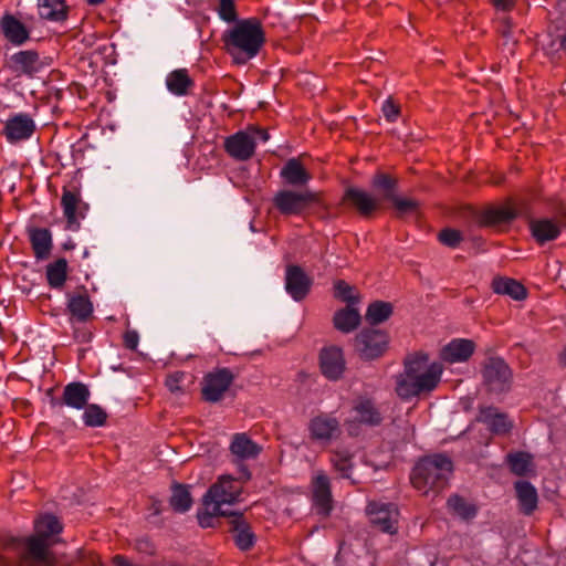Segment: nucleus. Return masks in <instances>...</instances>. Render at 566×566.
Segmentation results:
<instances>
[{
	"instance_id": "f257e3e1",
	"label": "nucleus",
	"mask_w": 566,
	"mask_h": 566,
	"mask_svg": "<svg viewBox=\"0 0 566 566\" xmlns=\"http://www.w3.org/2000/svg\"><path fill=\"white\" fill-rule=\"evenodd\" d=\"M62 524L52 514L40 516L34 522L35 534L28 537H12L4 543V549L15 555L7 557L6 566H57L56 558L49 549L48 539L62 532Z\"/></svg>"
},
{
	"instance_id": "f03ea898",
	"label": "nucleus",
	"mask_w": 566,
	"mask_h": 566,
	"mask_svg": "<svg viewBox=\"0 0 566 566\" xmlns=\"http://www.w3.org/2000/svg\"><path fill=\"white\" fill-rule=\"evenodd\" d=\"M443 366L430 361L429 355L418 352L408 355L403 361V371L396 376V394L402 400L429 395L441 381Z\"/></svg>"
},
{
	"instance_id": "7ed1b4c3",
	"label": "nucleus",
	"mask_w": 566,
	"mask_h": 566,
	"mask_svg": "<svg viewBox=\"0 0 566 566\" xmlns=\"http://www.w3.org/2000/svg\"><path fill=\"white\" fill-rule=\"evenodd\" d=\"M265 41V32L258 18L241 19L222 34L226 52L240 65L254 59Z\"/></svg>"
},
{
	"instance_id": "20e7f679",
	"label": "nucleus",
	"mask_w": 566,
	"mask_h": 566,
	"mask_svg": "<svg viewBox=\"0 0 566 566\" xmlns=\"http://www.w3.org/2000/svg\"><path fill=\"white\" fill-rule=\"evenodd\" d=\"M451 472V460L447 455L434 454L423 458L416 464L410 480L418 491L428 494L430 491L443 489Z\"/></svg>"
},
{
	"instance_id": "39448f33",
	"label": "nucleus",
	"mask_w": 566,
	"mask_h": 566,
	"mask_svg": "<svg viewBox=\"0 0 566 566\" xmlns=\"http://www.w3.org/2000/svg\"><path fill=\"white\" fill-rule=\"evenodd\" d=\"M242 483L230 476H220L203 495L202 504L212 512H224L227 516L235 515L230 506L240 501Z\"/></svg>"
},
{
	"instance_id": "423d86ee",
	"label": "nucleus",
	"mask_w": 566,
	"mask_h": 566,
	"mask_svg": "<svg viewBox=\"0 0 566 566\" xmlns=\"http://www.w3.org/2000/svg\"><path fill=\"white\" fill-rule=\"evenodd\" d=\"M270 138L265 129L256 126H249L244 130H239L224 140V149L230 157L237 160H248L255 151L258 142H268Z\"/></svg>"
},
{
	"instance_id": "0eeeda50",
	"label": "nucleus",
	"mask_w": 566,
	"mask_h": 566,
	"mask_svg": "<svg viewBox=\"0 0 566 566\" xmlns=\"http://www.w3.org/2000/svg\"><path fill=\"white\" fill-rule=\"evenodd\" d=\"M319 193L310 189H282L273 198L275 208L284 216H301L311 206L319 203Z\"/></svg>"
},
{
	"instance_id": "6e6552de",
	"label": "nucleus",
	"mask_w": 566,
	"mask_h": 566,
	"mask_svg": "<svg viewBox=\"0 0 566 566\" xmlns=\"http://www.w3.org/2000/svg\"><path fill=\"white\" fill-rule=\"evenodd\" d=\"M311 441L327 446L342 434L339 419L333 412H318L313 416L306 426Z\"/></svg>"
},
{
	"instance_id": "1a4fd4ad",
	"label": "nucleus",
	"mask_w": 566,
	"mask_h": 566,
	"mask_svg": "<svg viewBox=\"0 0 566 566\" xmlns=\"http://www.w3.org/2000/svg\"><path fill=\"white\" fill-rule=\"evenodd\" d=\"M389 337L387 333L374 328L360 331L354 339L355 352L361 359L371 360L384 355Z\"/></svg>"
},
{
	"instance_id": "9d476101",
	"label": "nucleus",
	"mask_w": 566,
	"mask_h": 566,
	"mask_svg": "<svg viewBox=\"0 0 566 566\" xmlns=\"http://www.w3.org/2000/svg\"><path fill=\"white\" fill-rule=\"evenodd\" d=\"M61 206L66 220L65 228L73 232L78 231L81 221L88 210V205L82 200L81 192L77 189L63 188Z\"/></svg>"
},
{
	"instance_id": "9b49d317",
	"label": "nucleus",
	"mask_w": 566,
	"mask_h": 566,
	"mask_svg": "<svg viewBox=\"0 0 566 566\" xmlns=\"http://www.w3.org/2000/svg\"><path fill=\"white\" fill-rule=\"evenodd\" d=\"M353 418L346 421L349 434H356L355 424L378 426L382 421V415L376 403L366 397L355 399L352 408Z\"/></svg>"
},
{
	"instance_id": "f8f14e48",
	"label": "nucleus",
	"mask_w": 566,
	"mask_h": 566,
	"mask_svg": "<svg viewBox=\"0 0 566 566\" xmlns=\"http://www.w3.org/2000/svg\"><path fill=\"white\" fill-rule=\"evenodd\" d=\"M48 65L45 59L34 50H23L13 53L7 61L8 69L17 75L34 76Z\"/></svg>"
},
{
	"instance_id": "ddd939ff",
	"label": "nucleus",
	"mask_w": 566,
	"mask_h": 566,
	"mask_svg": "<svg viewBox=\"0 0 566 566\" xmlns=\"http://www.w3.org/2000/svg\"><path fill=\"white\" fill-rule=\"evenodd\" d=\"M483 379L491 391L502 392L510 388L512 373L502 358L492 357L484 365Z\"/></svg>"
},
{
	"instance_id": "4468645a",
	"label": "nucleus",
	"mask_w": 566,
	"mask_h": 566,
	"mask_svg": "<svg viewBox=\"0 0 566 566\" xmlns=\"http://www.w3.org/2000/svg\"><path fill=\"white\" fill-rule=\"evenodd\" d=\"M370 523L379 531L395 534L398 530V510L390 503L371 502L367 506Z\"/></svg>"
},
{
	"instance_id": "2eb2a0df",
	"label": "nucleus",
	"mask_w": 566,
	"mask_h": 566,
	"mask_svg": "<svg viewBox=\"0 0 566 566\" xmlns=\"http://www.w3.org/2000/svg\"><path fill=\"white\" fill-rule=\"evenodd\" d=\"M233 374L228 368H220L206 375L202 386V396L209 402L222 399L224 392L233 381Z\"/></svg>"
},
{
	"instance_id": "dca6fc26",
	"label": "nucleus",
	"mask_w": 566,
	"mask_h": 566,
	"mask_svg": "<svg viewBox=\"0 0 566 566\" xmlns=\"http://www.w3.org/2000/svg\"><path fill=\"white\" fill-rule=\"evenodd\" d=\"M319 368L328 380H339L346 370L343 350L337 346L324 347L319 353Z\"/></svg>"
},
{
	"instance_id": "f3484780",
	"label": "nucleus",
	"mask_w": 566,
	"mask_h": 566,
	"mask_svg": "<svg viewBox=\"0 0 566 566\" xmlns=\"http://www.w3.org/2000/svg\"><path fill=\"white\" fill-rule=\"evenodd\" d=\"M35 130V123L29 114L18 113L10 116L3 128L7 140L15 144L29 139Z\"/></svg>"
},
{
	"instance_id": "a211bd4d",
	"label": "nucleus",
	"mask_w": 566,
	"mask_h": 566,
	"mask_svg": "<svg viewBox=\"0 0 566 566\" xmlns=\"http://www.w3.org/2000/svg\"><path fill=\"white\" fill-rule=\"evenodd\" d=\"M90 398L91 391L88 387L83 382L73 381L64 387L62 397L60 399L53 398L51 400V405L53 407L66 406L76 410H81L87 406Z\"/></svg>"
},
{
	"instance_id": "6ab92c4d",
	"label": "nucleus",
	"mask_w": 566,
	"mask_h": 566,
	"mask_svg": "<svg viewBox=\"0 0 566 566\" xmlns=\"http://www.w3.org/2000/svg\"><path fill=\"white\" fill-rule=\"evenodd\" d=\"M0 30L4 38L13 45H23L29 39L31 30L17 15L6 12L0 19Z\"/></svg>"
},
{
	"instance_id": "aec40b11",
	"label": "nucleus",
	"mask_w": 566,
	"mask_h": 566,
	"mask_svg": "<svg viewBox=\"0 0 566 566\" xmlns=\"http://www.w3.org/2000/svg\"><path fill=\"white\" fill-rule=\"evenodd\" d=\"M66 300V308L72 318L87 322L93 316L94 305L84 286L74 293H67Z\"/></svg>"
},
{
	"instance_id": "412c9836",
	"label": "nucleus",
	"mask_w": 566,
	"mask_h": 566,
	"mask_svg": "<svg viewBox=\"0 0 566 566\" xmlns=\"http://www.w3.org/2000/svg\"><path fill=\"white\" fill-rule=\"evenodd\" d=\"M311 280L304 271L296 265L286 269L285 289L294 301H302L310 292Z\"/></svg>"
},
{
	"instance_id": "4be33fe9",
	"label": "nucleus",
	"mask_w": 566,
	"mask_h": 566,
	"mask_svg": "<svg viewBox=\"0 0 566 566\" xmlns=\"http://www.w3.org/2000/svg\"><path fill=\"white\" fill-rule=\"evenodd\" d=\"M474 350L475 344L471 339L455 338L441 348L440 358L449 364L464 363Z\"/></svg>"
},
{
	"instance_id": "5701e85b",
	"label": "nucleus",
	"mask_w": 566,
	"mask_h": 566,
	"mask_svg": "<svg viewBox=\"0 0 566 566\" xmlns=\"http://www.w3.org/2000/svg\"><path fill=\"white\" fill-rule=\"evenodd\" d=\"M313 500L318 513L328 515L332 510V493L328 476L318 472L312 481Z\"/></svg>"
},
{
	"instance_id": "b1692460",
	"label": "nucleus",
	"mask_w": 566,
	"mask_h": 566,
	"mask_svg": "<svg viewBox=\"0 0 566 566\" xmlns=\"http://www.w3.org/2000/svg\"><path fill=\"white\" fill-rule=\"evenodd\" d=\"M280 176L286 185L293 187H303L312 179V175L297 158L289 159L282 167Z\"/></svg>"
},
{
	"instance_id": "393cba45",
	"label": "nucleus",
	"mask_w": 566,
	"mask_h": 566,
	"mask_svg": "<svg viewBox=\"0 0 566 566\" xmlns=\"http://www.w3.org/2000/svg\"><path fill=\"white\" fill-rule=\"evenodd\" d=\"M478 420L486 424L495 434H505L510 432L513 427V423L509 420L507 416L499 412L497 409L493 407L481 409Z\"/></svg>"
},
{
	"instance_id": "a878e982",
	"label": "nucleus",
	"mask_w": 566,
	"mask_h": 566,
	"mask_svg": "<svg viewBox=\"0 0 566 566\" xmlns=\"http://www.w3.org/2000/svg\"><path fill=\"white\" fill-rule=\"evenodd\" d=\"M344 199L357 209L363 216H369L379 206L378 200L365 190L358 188H348Z\"/></svg>"
},
{
	"instance_id": "bb28decb",
	"label": "nucleus",
	"mask_w": 566,
	"mask_h": 566,
	"mask_svg": "<svg viewBox=\"0 0 566 566\" xmlns=\"http://www.w3.org/2000/svg\"><path fill=\"white\" fill-rule=\"evenodd\" d=\"M230 451L238 460H251L260 454L262 448L245 433H235L230 443Z\"/></svg>"
},
{
	"instance_id": "cd10ccee",
	"label": "nucleus",
	"mask_w": 566,
	"mask_h": 566,
	"mask_svg": "<svg viewBox=\"0 0 566 566\" xmlns=\"http://www.w3.org/2000/svg\"><path fill=\"white\" fill-rule=\"evenodd\" d=\"M551 28L559 43V49L566 52V0H559L549 11Z\"/></svg>"
},
{
	"instance_id": "c85d7f7f",
	"label": "nucleus",
	"mask_w": 566,
	"mask_h": 566,
	"mask_svg": "<svg viewBox=\"0 0 566 566\" xmlns=\"http://www.w3.org/2000/svg\"><path fill=\"white\" fill-rule=\"evenodd\" d=\"M29 239L38 260H44L52 250V234L49 229L33 228L29 231Z\"/></svg>"
},
{
	"instance_id": "c756f323",
	"label": "nucleus",
	"mask_w": 566,
	"mask_h": 566,
	"mask_svg": "<svg viewBox=\"0 0 566 566\" xmlns=\"http://www.w3.org/2000/svg\"><path fill=\"white\" fill-rule=\"evenodd\" d=\"M514 488L521 511L525 515H531L537 509L538 495L536 489L527 481H517Z\"/></svg>"
},
{
	"instance_id": "7c9ffc66",
	"label": "nucleus",
	"mask_w": 566,
	"mask_h": 566,
	"mask_svg": "<svg viewBox=\"0 0 566 566\" xmlns=\"http://www.w3.org/2000/svg\"><path fill=\"white\" fill-rule=\"evenodd\" d=\"M39 15L48 21L61 22L67 18L65 0H38Z\"/></svg>"
},
{
	"instance_id": "2f4dec72",
	"label": "nucleus",
	"mask_w": 566,
	"mask_h": 566,
	"mask_svg": "<svg viewBox=\"0 0 566 566\" xmlns=\"http://www.w3.org/2000/svg\"><path fill=\"white\" fill-rule=\"evenodd\" d=\"M531 231L535 240L543 244L555 240L560 233V228L554 220L539 219L531 222Z\"/></svg>"
},
{
	"instance_id": "473e14b6",
	"label": "nucleus",
	"mask_w": 566,
	"mask_h": 566,
	"mask_svg": "<svg viewBox=\"0 0 566 566\" xmlns=\"http://www.w3.org/2000/svg\"><path fill=\"white\" fill-rule=\"evenodd\" d=\"M69 273L67 261L63 258L55 260L46 265L45 276L51 289L62 290Z\"/></svg>"
},
{
	"instance_id": "72a5a7b5",
	"label": "nucleus",
	"mask_w": 566,
	"mask_h": 566,
	"mask_svg": "<svg viewBox=\"0 0 566 566\" xmlns=\"http://www.w3.org/2000/svg\"><path fill=\"white\" fill-rule=\"evenodd\" d=\"M360 323V314L354 305H347L334 315L335 327L343 333H350Z\"/></svg>"
},
{
	"instance_id": "f704fd0d",
	"label": "nucleus",
	"mask_w": 566,
	"mask_h": 566,
	"mask_svg": "<svg viewBox=\"0 0 566 566\" xmlns=\"http://www.w3.org/2000/svg\"><path fill=\"white\" fill-rule=\"evenodd\" d=\"M166 85L171 94L184 96L188 93V88L193 85V82L186 69H178L167 75Z\"/></svg>"
},
{
	"instance_id": "c9c22d12",
	"label": "nucleus",
	"mask_w": 566,
	"mask_h": 566,
	"mask_svg": "<svg viewBox=\"0 0 566 566\" xmlns=\"http://www.w3.org/2000/svg\"><path fill=\"white\" fill-rule=\"evenodd\" d=\"M492 289L496 294L509 295L513 300L521 301L526 297L525 287L510 277H497L492 282Z\"/></svg>"
},
{
	"instance_id": "e433bc0d",
	"label": "nucleus",
	"mask_w": 566,
	"mask_h": 566,
	"mask_svg": "<svg viewBox=\"0 0 566 566\" xmlns=\"http://www.w3.org/2000/svg\"><path fill=\"white\" fill-rule=\"evenodd\" d=\"M506 462L511 471L518 476H524L533 471V457L527 452H513L506 455Z\"/></svg>"
},
{
	"instance_id": "4c0bfd02",
	"label": "nucleus",
	"mask_w": 566,
	"mask_h": 566,
	"mask_svg": "<svg viewBox=\"0 0 566 566\" xmlns=\"http://www.w3.org/2000/svg\"><path fill=\"white\" fill-rule=\"evenodd\" d=\"M232 532L237 546L247 551L254 544V535L250 530V526L240 517L235 516L232 521Z\"/></svg>"
},
{
	"instance_id": "58836bf2",
	"label": "nucleus",
	"mask_w": 566,
	"mask_h": 566,
	"mask_svg": "<svg viewBox=\"0 0 566 566\" xmlns=\"http://www.w3.org/2000/svg\"><path fill=\"white\" fill-rule=\"evenodd\" d=\"M517 211L511 205H505L486 210L483 213L482 220L485 224L496 226L507 223L515 219Z\"/></svg>"
},
{
	"instance_id": "ea45409f",
	"label": "nucleus",
	"mask_w": 566,
	"mask_h": 566,
	"mask_svg": "<svg viewBox=\"0 0 566 566\" xmlns=\"http://www.w3.org/2000/svg\"><path fill=\"white\" fill-rule=\"evenodd\" d=\"M331 464L344 479L352 478L353 454L347 450H333L329 458Z\"/></svg>"
},
{
	"instance_id": "a19ab883",
	"label": "nucleus",
	"mask_w": 566,
	"mask_h": 566,
	"mask_svg": "<svg viewBox=\"0 0 566 566\" xmlns=\"http://www.w3.org/2000/svg\"><path fill=\"white\" fill-rule=\"evenodd\" d=\"M171 507L180 513L187 512L192 505L189 488L182 484H175L170 497Z\"/></svg>"
},
{
	"instance_id": "79ce46f5",
	"label": "nucleus",
	"mask_w": 566,
	"mask_h": 566,
	"mask_svg": "<svg viewBox=\"0 0 566 566\" xmlns=\"http://www.w3.org/2000/svg\"><path fill=\"white\" fill-rule=\"evenodd\" d=\"M392 306L388 302L376 301L371 303L366 312V321L371 325H377L390 317Z\"/></svg>"
},
{
	"instance_id": "37998d69",
	"label": "nucleus",
	"mask_w": 566,
	"mask_h": 566,
	"mask_svg": "<svg viewBox=\"0 0 566 566\" xmlns=\"http://www.w3.org/2000/svg\"><path fill=\"white\" fill-rule=\"evenodd\" d=\"M84 413L82 416L83 422L87 427H102L106 423L107 413L106 411L98 405L92 403L84 408Z\"/></svg>"
},
{
	"instance_id": "c03bdc74",
	"label": "nucleus",
	"mask_w": 566,
	"mask_h": 566,
	"mask_svg": "<svg viewBox=\"0 0 566 566\" xmlns=\"http://www.w3.org/2000/svg\"><path fill=\"white\" fill-rule=\"evenodd\" d=\"M447 504L450 511L464 520L473 518L476 514L475 506L458 495L450 496Z\"/></svg>"
},
{
	"instance_id": "a18cd8bd",
	"label": "nucleus",
	"mask_w": 566,
	"mask_h": 566,
	"mask_svg": "<svg viewBox=\"0 0 566 566\" xmlns=\"http://www.w3.org/2000/svg\"><path fill=\"white\" fill-rule=\"evenodd\" d=\"M388 200L394 205L399 217L417 213L418 202L410 198H402L396 193H389Z\"/></svg>"
},
{
	"instance_id": "49530a36",
	"label": "nucleus",
	"mask_w": 566,
	"mask_h": 566,
	"mask_svg": "<svg viewBox=\"0 0 566 566\" xmlns=\"http://www.w3.org/2000/svg\"><path fill=\"white\" fill-rule=\"evenodd\" d=\"M217 12L220 19L226 22L235 23L237 21H239L234 0H219Z\"/></svg>"
},
{
	"instance_id": "de8ad7c7",
	"label": "nucleus",
	"mask_w": 566,
	"mask_h": 566,
	"mask_svg": "<svg viewBox=\"0 0 566 566\" xmlns=\"http://www.w3.org/2000/svg\"><path fill=\"white\" fill-rule=\"evenodd\" d=\"M335 296L344 302H347L348 305H354L357 302V297L354 295V287L350 286L343 280L335 282Z\"/></svg>"
},
{
	"instance_id": "09e8293b",
	"label": "nucleus",
	"mask_w": 566,
	"mask_h": 566,
	"mask_svg": "<svg viewBox=\"0 0 566 566\" xmlns=\"http://www.w3.org/2000/svg\"><path fill=\"white\" fill-rule=\"evenodd\" d=\"M373 186L384 191V199L388 200L389 193H395L396 180L386 174H377L373 179Z\"/></svg>"
},
{
	"instance_id": "8fccbe9b",
	"label": "nucleus",
	"mask_w": 566,
	"mask_h": 566,
	"mask_svg": "<svg viewBox=\"0 0 566 566\" xmlns=\"http://www.w3.org/2000/svg\"><path fill=\"white\" fill-rule=\"evenodd\" d=\"M438 240L443 245L454 249L459 247L463 238L459 230L447 228L439 232Z\"/></svg>"
},
{
	"instance_id": "3c124183",
	"label": "nucleus",
	"mask_w": 566,
	"mask_h": 566,
	"mask_svg": "<svg viewBox=\"0 0 566 566\" xmlns=\"http://www.w3.org/2000/svg\"><path fill=\"white\" fill-rule=\"evenodd\" d=\"M198 522L201 527H212L213 520L218 516H227L224 512H212L207 505H203V511L198 512Z\"/></svg>"
},
{
	"instance_id": "603ef678",
	"label": "nucleus",
	"mask_w": 566,
	"mask_h": 566,
	"mask_svg": "<svg viewBox=\"0 0 566 566\" xmlns=\"http://www.w3.org/2000/svg\"><path fill=\"white\" fill-rule=\"evenodd\" d=\"M381 111H382L384 117L390 123L396 122L400 114L399 105L396 104L391 97L387 98L384 102Z\"/></svg>"
},
{
	"instance_id": "864d4df0",
	"label": "nucleus",
	"mask_w": 566,
	"mask_h": 566,
	"mask_svg": "<svg viewBox=\"0 0 566 566\" xmlns=\"http://www.w3.org/2000/svg\"><path fill=\"white\" fill-rule=\"evenodd\" d=\"M185 379V373L182 371H175L167 376L166 378V386L171 392H178L181 391V382Z\"/></svg>"
},
{
	"instance_id": "5fc2aeb1",
	"label": "nucleus",
	"mask_w": 566,
	"mask_h": 566,
	"mask_svg": "<svg viewBox=\"0 0 566 566\" xmlns=\"http://www.w3.org/2000/svg\"><path fill=\"white\" fill-rule=\"evenodd\" d=\"M138 334L135 331H127L124 335V345L128 349H136L138 346Z\"/></svg>"
},
{
	"instance_id": "6e6d98bb",
	"label": "nucleus",
	"mask_w": 566,
	"mask_h": 566,
	"mask_svg": "<svg viewBox=\"0 0 566 566\" xmlns=\"http://www.w3.org/2000/svg\"><path fill=\"white\" fill-rule=\"evenodd\" d=\"M493 6L502 11H510L515 4V0H491Z\"/></svg>"
},
{
	"instance_id": "4d7b16f0",
	"label": "nucleus",
	"mask_w": 566,
	"mask_h": 566,
	"mask_svg": "<svg viewBox=\"0 0 566 566\" xmlns=\"http://www.w3.org/2000/svg\"><path fill=\"white\" fill-rule=\"evenodd\" d=\"M75 248V243L70 239L65 243H63L64 250H72Z\"/></svg>"
},
{
	"instance_id": "13d9d810",
	"label": "nucleus",
	"mask_w": 566,
	"mask_h": 566,
	"mask_svg": "<svg viewBox=\"0 0 566 566\" xmlns=\"http://www.w3.org/2000/svg\"><path fill=\"white\" fill-rule=\"evenodd\" d=\"M560 361L563 365L566 366V347L564 348L563 353L560 354Z\"/></svg>"
},
{
	"instance_id": "bf43d9fd",
	"label": "nucleus",
	"mask_w": 566,
	"mask_h": 566,
	"mask_svg": "<svg viewBox=\"0 0 566 566\" xmlns=\"http://www.w3.org/2000/svg\"><path fill=\"white\" fill-rule=\"evenodd\" d=\"M90 4L96 6L102 3L104 0H86Z\"/></svg>"
},
{
	"instance_id": "052dcab7",
	"label": "nucleus",
	"mask_w": 566,
	"mask_h": 566,
	"mask_svg": "<svg viewBox=\"0 0 566 566\" xmlns=\"http://www.w3.org/2000/svg\"><path fill=\"white\" fill-rule=\"evenodd\" d=\"M504 22L509 24V19H504ZM507 28H510V25H507Z\"/></svg>"
}]
</instances>
